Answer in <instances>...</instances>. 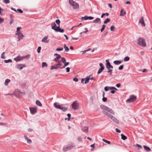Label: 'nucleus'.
<instances>
[{
  "mask_svg": "<svg viewBox=\"0 0 152 152\" xmlns=\"http://www.w3.org/2000/svg\"><path fill=\"white\" fill-rule=\"evenodd\" d=\"M48 36H47L45 37L42 40V42H45V43H48L49 41V39H48Z\"/></svg>",
  "mask_w": 152,
  "mask_h": 152,
  "instance_id": "15",
  "label": "nucleus"
},
{
  "mask_svg": "<svg viewBox=\"0 0 152 152\" xmlns=\"http://www.w3.org/2000/svg\"><path fill=\"white\" fill-rule=\"evenodd\" d=\"M123 60H115L113 62V63L115 65H118L120 64L122 62H123Z\"/></svg>",
  "mask_w": 152,
  "mask_h": 152,
  "instance_id": "19",
  "label": "nucleus"
},
{
  "mask_svg": "<svg viewBox=\"0 0 152 152\" xmlns=\"http://www.w3.org/2000/svg\"><path fill=\"white\" fill-rule=\"evenodd\" d=\"M58 32H59L61 33H63L64 32V29H61L60 28V29H59Z\"/></svg>",
  "mask_w": 152,
  "mask_h": 152,
  "instance_id": "56",
  "label": "nucleus"
},
{
  "mask_svg": "<svg viewBox=\"0 0 152 152\" xmlns=\"http://www.w3.org/2000/svg\"><path fill=\"white\" fill-rule=\"evenodd\" d=\"M100 107L102 110H106L113 115L115 114L114 112L111 109L105 105H101Z\"/></svg>",
  "mask_w": 152,
  "mask_h": 152,
  "instance_id": "3",
  "label": "nucleus"
},
{
  "mask_svg": "<svg viewBox=\"0 0 152 152\" xmlns=\"http://www.w3.org/2000/svg\"><path fill=\"white\" fill-rule=\"evenodd\" d=\"M116 28L114 26H112L110 27V30L112 31H114Z\"/></svg>",
  "mask_w": 152,
  "mask_h": 152,
  "instance_id": "39",
  "label": "nucleus"
},
{
  "mask_svg": "<svg viewBox=\"0 0 152 152\" xmlns=\"http://www.w3.org/2000/svg\"><path fill=\"white\" fill-rule=\"evenodd\" d=\"M94 18L93 17L91 16H85L84 17H82L81 18V19L83 20H86L88 19L91 20Z\"/></svg>",
  "mask_w": 152,
  "mask_h": 152,
  "instance_id": "12",
  "label": "nucleus"
},
{
  "mask_svg": "<svg viewBox=\"0 0 152 152\" xmlns=\"http://www.w3.org/2000/svg\"><path fill=\"white\" fill-rule=\"evenodd\" d=\"M15 66L17 69L21 70L23 68L26 67V66L25 64H17Z\"/></svg>",
  "mask_w": 152,
  "mask_h": 152,
  "instance_id": "10",
  "label": "nucleus"
},
{
  "mask_svg": "<svg viewBox=\"0 0 152 152\" xmlns=\"http://www.w3.org/2000/svg\"><path fill=\"white\" fill-rule=\"evenodd\" d=\"M72 108L75 110H76L78 109L79 106L76 101H74L72 104Z\"/></svg>",
  "mask_w": 152,
  "mask_h": 152,
  "instance_id": "8",
  "label": "nucleus"
},
{
  "mask_svg": "<svg viewBox=\"0 0 152 152\" xmlns=\"http://www.w3.org/2000/svg\"><path fill=\"white\" fill-rule=\"evenodd\" d=\"M4 54H5V52H3L1 54V58H3V59H5V57L4 56Z\"/></svg>",
  "mask_w": 152,
  "mask_h": 152,
  "instance_id": "46",
  "label": "nucleus"
},
{
  "mask_svg": "<svg viewBox=\"0 0 152 152\" xmlns=\"http://www.w3.org/2000/svg\"><path fill=\"white\" fill-rule=\"evenodd\" d=\"M82 131L86 133H87L88 131V128L87 126H84L82 128Z\"/></svg>",
  "mask_w": 152,
  "mask_h": 152,
  "instance_id": "22",
  "label": "nucleus"
},
{
  "mask_svg": "<svg viewBox=\"0 0 152 152\" xmlns=\"http://www.w3.org/2000/svg\"><path fill=\"white\" fill-rule=\"evenodd\" d=\"M3 2L5 4H8L10 3V1L9 0H4Z\"/></svg>",
  "mask_w": 152,
  "mask_h": 152,
  "instance_id": "52",
  "label": "nucleus"
},
{
  "mask_svg": "<svg viewBox=\"0 0 152 152\" xmlns=\"http://www.w3.org/2000/svg\"><path fill=\"white\" fill-rule=\"evenodd\" d=\"M58 63L56 64V65L61 66L62 65V64L61 63V62L60 61H59L58 62Z\"/></svg>",
  "mask_w": 152,
  "mask_h": 152,
  "instance_id": "49",
  "label": "nucleus"
},
{
  "mask_svg": "<svg viewBox=\"0 0 152 152\" xmlns=\"http://www.w3.org/2000/svg\"><path fill=\"white\" fill-rule=\"evenodd\" d=\"M25 139L27 140V142L28 143H31L32 142L31 140V139H29L27 137L26 135H25L24 136Z\"/></svg>",
  "mask_w": 152,
  "mask_h": 152,
  "instance_id": "20",
  "label": "nucleus"
},
{
  "mask_svg": "<svg viewBox=\"0 0 152 152\" xmlns=\"http://www.w3.org/2000/svg\"><path fill=\"white\" fill-rule=\"evenodd\" d=\"M67 116L68 117L67 120L69 121L70 120L71 117V114L70 113H68L67 114Z\"/></svg>",
  "mask_w": 152,
  "mask_h": 152,
  "instance_id": "55",
  "label": "nucleus"
},
{
  "mask_svg": "<svg viewBox=\"0 0 152 152\" xmlns=\"http://www.w3.org/2000/svg\"><path fill=\"white\" fill-rule=\"evenodd\" d=\"M60 29V26L59 25L58 26H56V28L54 29V30L56 32H58Z\"/></svg>",
  "mask_w": 152,
  "mask_h": 152,
  "instance_id": "32",
  "label": "nucleus"
},
{
  "mask_svg": "<svg viewBox=\"0 0 152 152\" xmlns=\"http://www.w3.org/2000/svg\"><path fill=\"white\" fill-rule=\"evenodd\" d=\"M139 23H141L142 26H145V25L144 20V18L143 17H142L140 18V19L139 20Z\"/></svg>",
  "mask_w": 152,
  "mask_h": 152,
  "instance_id": "14",
  "label": "nucleus"
},
{
  "mask_svg": "<svg viewBox=\"0 0 152 152\" xmlns=\"http://www.w3.org/2000/svg\"><path fill=\"white\" fill-rule=\"evenodd\" d=\"M137 44L142 47H145L146 46L145 40L141 37H140L138 39L137 41Z\"/></svg>",
  "mask_w": 152,
  "mask_h": 152,
  "instance_id": "2",
  "label": "nucleus"
},
{
  "mask_svg": "<svg viewBox=\"0 0 152 152\" xmlns=\"http://www.w3.org/2000/svg\"><path fill=\"white\" fill-rule=\"evenodd\" d=\"M102 113L103 114H104L105 115H107L108 117H109L110 118L111 117V116L112 115H111L110 113H109L107 112L103 111L102 112Z\"/></svg>",
  "mask_w": 152,
  "mask_h": 152,
  "instance_id": "23",
  "label": "nucleus"
},
{
  "mask_svg": "<svg viewBox=\"0 0 152 152\" xmlns=\"http://www.w3.org/2000/svg\"><path fill=\"white\" fill-rule=\"evenodd\" d=\"M70 68L69 67H66V72H69L70 71Z\"/></svg>",
  "mask_w": 152,
  "mask_h": 152,
  "instance_id": "59",
  "label": "nucleus"
},
{
  "mask_svg": "<svg viewBox=\"0 0 152 152\" xmlns=\"http://www.w3.org/2000/svg\"><path fill=\"white\" fill-rule=\"evenodd\" d=\"M60 66H58L56 65V64L54 66H52L50 68L51 70H53V69H58L60 68Z\"/></svg>",
  "mask_w": 152,
  "mask_h": 152,
  "instance_id": "18",
  "label": "nucleus"
},
{
  "mask_svg": "<svg viewBox=\"0 0 152 152\" xmlns=\"http://www.w3.org/2000/svg\"><path fill=\"white\" fill-rule=\"evenodd\" d=\"M104 68H100L98 70V71L97 72V74H99L101 73L103 70Z\"/></svg>",
  "mask_w": 152,
  "mask_h": 152,
  "instance_id": "27",
  "label": "nucleus"
},
{
  "mask_svg": "<svg viewBox=\"0 0 152 152\" xmlns=\"http://www.w3.org/2000/svg\"><path fill=\"white\" fill-rule=\"evenodd\" d=\"M90 76L91 75H89L86 77V78H82L81 80V82H83V81H85L84 83L85 84H86L89 83Z\"/></svg>",
  "mask_w": 152,
  "mask_h": 152,
  "instance_id": "11",
  "label": "nucleus"
},
{
  "mask_svg": "<svg viewBox=\"0 0 152 152\" xmlns=\"http://www.w3.org/2000/svg\"><path fill=\"white\" fill-rule=\"evenodd\" d=\"M21 27H19L17 28V30L16 31V33H20L21 32V31H20V29H21Z\"/></svg>",
  "mask_w": 152,
  "mask_h": 152,
  "instance_id": "37",
  "label": "nucleus"
},
{
  "mask_svg": "<svg viewBox=\"0 0 152 152\" xmlns=\"http://www.w3.org/2000/svg\"><path fill=\"white\" fill-rule=\"evenodd\" d=\"M69 2L70 6L73 7V9H78L79 8V4L74 1L73 0H69Z\"/></svg>",
  "mask_w": 152,
  "mask_h": 152,
  "instance_id": "5",
  "label": "nucleus"
},
{
  "mask_svg": "<svg viewBox=\"0 0 152 152\" xmlns=\"http://www.w3.org/2000/svg\"><path fill=\"white\" fill-rule=\"evenodd\" d=\"M10 81V80L8 79H7L5 80L4 85L6 86H7L8 85V83Z\"/></svg>",
  "mask_w": 152,
  "mask_h": 152,
  "instance_id": "24",
  "label": "nucleus"
},
{
  "mask_svg": "<svg viewBox=\"0 0 152 152\" xmlns=\"http://www.w3.org/2000/svg\"><path fill=\"white\" fill-rule=\"evenodd\" d=\"M73 147V144L72 143L66 145V146L64 147L63 150L64 151H66L68 150H70L71 148Z\"/></svg>",
  "mask_w": 152,
  "mask_h": 152,
  "instance_id": "7",
  "label": "nucleus"
},
{
  "mask_svg": "<svg viewBox=\"0 0 152 152\" xmlns=\"http://www.w3.org/2000/svg\"><path fill=\"white\" fill-rule=\"evenodd\" d=\"M4 21V19L0 17V24L2 23Z\"/></svg>",
  "mask_w": 152,
  "mask_h": 152,
  "instance_id": "63",
  "label": "nucleus"
},
{
  "mask_svg": "<svg viewBox=\"0 0 152 152\" xmlns=\"http://www.w3.org/2000/svg\"><path fill=\"white\" fill-rule=\"evenodd\" d=\"M48 65L46 62H43L42 63V67H47Z\"/></svg>",
  "mask_w": 152,
  "mask_h": 152,
  "instance_id": "31",
  "label": "nucleus"
},
{
  "mask_svg": "<svg viewBox=\"0 0 152 152\" xmlns=\"http://www.w3.org/2000/svg\"><path fill=\"white\" fill-rule=\"evenodd\" d=\"M100 68H104V66L103 64L102 63H100L99 64Z\"/></svg>",
  "mask_w": 152,
  "mask_h": 152,
  "instance_id": "54",
  "label": "nucleus"
},
{
  "mask_svg": "<svg viewBox=\"0 0 152 152\" xmlns=\"http://www.w3.org/2000/svg\"><path fill=\"white\" fill-rule=\"evenodd\" d=\"M17 10L20 13H23V11L20 9H18Z\"/></svg>",
  "mask_w": 152,
  "mask_h": 152,
  "instance_id": "60",
  "label": "nucleus"
},
{
  "mask_svg": "<svg viewBox=\"0 0 152 152\" xmlns=\"http://www.w3.org/2000/svg\"><path fill=\"white\" fill-rule=\"evenodd\" d=\"M129 57L128 56H126L124 58V61H129Z\"/></svg>",
  "mask_w": 152,
  "mask_h": 152,
  "instance_id": "30",
  "label": "nucleus"
},
{
  "mask_svg": "<svg viewBox=\"0 0 152 152\" xmlns=\"http://www.w3.org/2000/svg\"><path fill=\"white\" fill-rule=\"evenodd\" d=\"M136 99V96H135L131 95L129 98L126 100L127 102L130 103L134 102Z\"/></svg>",
  "mask_w": 152,
  "mask_h": 152,
  "instance_id": "6",
  "label": "nucleus"
},
{
  "mask_svg": "<svg viewBox=\"0 0 152 152\" xmlns=\"http://www.w3.org/2000/svg\"><path fill=\"white\" fill-rule=\"evenodd\" d=\"M63 50V47L58 48L56 49V50L57 51H62Z\"/></svg>",
  "mask_w": 152,
  "mask_h": 152,
  "instance_id": "44",
  "label": "nucleus"
},
{
  "mask_svg": "<svg viewBox=\"0 0 152 152\" xmlns=\"http://www.w3.org/2000/svg\"><path fill=\"white\" fill-rule=\"evenodd\" d=\"M109 15V14L108 13H103L102 14L101 16V18H103L104 15H106L107 16H108Z\"/></svg>",
  "mask_w": 152,
  "mask_h": 152,
  "instance_id": "34",
  "label": "nucleus"
},
{
  "mask_svg": "<svg viewBox=\"0 0 152 152\" xmlns=\"http://www.w3.org/2000/svg\"><path fill=\"white\" fill-rule=\"evenodd\" d=\"M110 20L109 18H107L104 21V24H106V23L110 22Z\"/></svg>",
  "mask_w": 152,
  "mask_h": 152,
  "instance_id": "35",
  "label": "nucleus"
},
{
  "mask_svg": "<svg viewBox=\"0 0 152 152\" xmlns=\"http://www.w3.org/2000/svg\"><path fill=\"white\" fill-rule=\"evenodd\" d=\"M57 59H58V60L61 58V56L59 54H58V55L56 56V57Z\"/></svg>",
  "mask_w": 152,
  "mask_h": 152,
  "instance_id": "58",
  "label": "nucleus"
},
{
  "mask_svg": "<svg viewBox=\"0 0 152 152\" xmlns=\"http://www.w3.org/2000/svg\"><path fill=\"white\" fill-rule=\"evenodd\" d=\"M56 23H54L53 24V26H51L52 29L54 30V29H55L56 28Z\"/></svg>",
  "mask_w": 152,
  "mask_h": 152,
  "instance_id": "45",
  "label": "nucleus"
},
{
  "mask_svg": "<svg viewBox=\"0 0 152 152\" xmlns=\"http://www.w3.org/2000/svg\"><path fill=\"white\" fill-rule=\"evenodd\" d=\"M108 70L107 71V72L110 73V75H111L113 73V70L110 69H107Z\"/></svg>",
  "mask_w": 152,
  "mask_h": 152,
  "instance_id": "36",
  "label": "nucleus"
},
{
  "mask_svg": "<svg viewBox=\"0 0 152 152\" xmlns=\"http://www.w3.org/2000/svg\"><path fill=\"white\" fill-rule=\"evenodd\" d=\"M61 61L63 63H65V62H66V60L65 58L63 57L61 58Z\"/></svg>",
  "mask_w": 152,
  "mask_h": 152,
  "instance_id": "41",
  "label": "nucleus"
},
{
  "mask_svg": "<svg viewBox=\"0 0 152 152\" xmlns=\"http://www.w3.org/2000/svg\"><path fill=\"white\" fill-rule=\"evenodd\" d=\"M4 62L5 63H8V62H12V60L10 59H9L8 60H4Z\"/></svg>",
  "mask_w": 152,
  "mask_h": 152,
  "instance_id": "38",
  "label": "nucleus"
},
{
  "mask_svg": "<svg viewBox=\"0 0 152 152\" xmlns=\"http://www.w3.org/2000/svg\"><path fill=\"white\" fill-rule=\"evenodd\" d=\"M121 85V84L120 83H118L116 84V86L118 88H119L120 87Z\"/></svg>",
  "mask_w": 152,
  "mask_h": 152,
  "instance_id": "64",
  "label": "nucleus"
},
{
  "mask_svg": "<svg viewBox=\"0 0 152 152\" xmlns=\"http://www.w3.org/2000/svg\"><path fill=\"white\" fill-rule=\"evenodd\" d=\"M64 48L65 49V51L68 52L69 51V48L66 46L65 44L64 45Z\"/></svg>",
  "mask_w": 152,
  "mask_h": 152,
  "instance_id": "29",
  "label": "nucleus"
},
{
  "mask_svg": "<svg viewBox=\"0 0 152 152\" xmlns=\"http://www.w3.org/2000/svg\"><path fill=\"white\" fill-rule=\"evenodd\" d=\"M105 25H103L102 26V28L101 29V32H102L103 31L105 27Z\"/></svg>",
  "mask_w": 152,
  "mask_h": 152,
  "instance_id": "42",
  "label": "nucleus"
},
{
  "mask_svg": "<svg viewBox=\"0 0 152 152\" xmlns=\"http://www.w3.org/2000/svg\"><path fill=\"white\" fill-rule=\"evenodd\" d=\"M124 68V65H121L118 67V69L120 70H122Z\"/></svg>",
  "mask_w": 152,
  "mask_h": 152,
  "instance_id": "51",
  "label": "nucleus"
},
{
  "mask_svg": "<svg viewBox=\"0 0 152 152\" xmlns=\"http://www.w3.org/2000/svg\"><path fill=\"white\" fill-rule=\"evenodd\" d=\"M93 22L95 23H100L101 20L99 18H97L96 19L93 20Z\"/></svg>",
  "mask_w": 152,
  "mask_h": 152,
  "instance_id": "21",
  "label": "nucleus"
},
{
  "mask_svg": "<svg viewBox=\"0 0 152 152\" xmlns=\"http://www.w3.org/2000/svg\"><path fill=\"white\" fill-rule=\"evenodd\" d=\"M121 139L123 140H125L127 138V137L123 134H121Z\"/></svg>",
  "mask_w": 152,
  "mask_h": 152,
  "instance_id": "25",
  "label": "nucleus"
},
{
  "mask_svg": "<svg viewBox=\"0 0 152 152\" xmlns=\"http://www.w3.org/2000/svg\"><path fill=\"white\" fill-rule=\"evenodd\" d=\"M126 13L125 11H123L122 9L120 11V15L124 16V14H126Z\"/></svg>",
  "mask_w": 152,
  "mask_h": 152,
  "instance_id": "33",
  "label": "nucleus"
},
{
  "mask_svg": "<svg viewBox=\"0 0 152 152\" xmlns=\"http://www.w3.org/2000/svg\"><path fill=\"white\" fill-rule=\"evenodd\" d=\"M144 148L145 149L146 151H151V148L147 146L146 145H144Z\"/></svg>",
  "mask_w": 152,
  "mask_h": 152,
  "instance_id": "26",
  "label": "nucleus"
},
{
  "mask_svg": "<svg viewBox=\"0 0 152 152\" xmlns=\"http://www.w3.org/2000/svg\"><path fill=\"white\" fill-rule=\"evenodd\" d=\"M41 49V48L40 46L38 47L37 49V52L38 53H39L40 52V50Z\"/></svg>",
  "mask_w": 152,
  "mask_h": 152,
  "instance_id": "48",
  "label": "nucleus"
},
{
  "mask_svg": "<svg viewBox=\"0 0 152 152\" xmlns=\"http://www.w3.org/2000/svg\"><path fill=\"white\" fill-rule=\"evenodd\" d=\"M105 61L106 62V68H107V69H110V67L111 64H110V62L108 59L106 60Z\"/></svg>",
  "mask_w": 152,
  "mask_h": 152,
  "instance_id": "16",
  "label": "nucleus"
},
{
  "mask_svg": "<svg viewBox=\"0 0 152 152\" xmlns=\"http://www.w3.org/2000/svg\"><path fill=\"white\" fill-rule=\"evenodd\" d=\"M31 113L34 115L37 112V109L36 107H30L29 108Z\"/></svg>",
  "mask_w": 152,
  "mask_h": 152,
  "instance_id": "13",
  "label": "nucleus"
},
{
  "mask_svg": "<svg viewBox=\"0 0 152 152\" xmlns=\"http://www.w3.org/2000/svg\"><path fill=\"white\" fill-rule=\"evenodd\" d=\"M73 80L75 82H77L78 80L77 78L75 77L73 79Z\"/></svg>",
  "mask_w": 152,
  "mask_h": 152,
  "instance_id": "57",
  "label": "nucleus"
},
{
  "mask_svg": "<svg viewBox=\"0 0 152 152\" xmlns=\"http://www.w3.org/2000/svg\"><path fill=\"white\" fill-rule=\"evenodd\" d=\"M85 31L80 32V34H81L82 33H86V32H87L88 31V30L87 28H85Z\"/></svg>",
  "mask_w": 152,
  "mask_h": 152,
  "instance_id": "43",
  "label": "nucleus"
},
{
  "mask_svg": "<svg viewBox=\"0 0 152 152\" xmlns=\"http://www.w3.org/2000/svg\"><path fill=\"white\" fill-rule=\"evenodd\" d=\"M30 55L29 54L25 56H17L15 58H14V60L16 62H18V61H20L23 59L27 58H28L30 57Z\"/></svg>",
  "mask_w": 152,
  "mask_h": 152,
  "instance_id": "4",
  "label": "nucleus"
},
{
  "mask_svg": "<svg viewBox=\"0 0 152 152\" xmlns=\"http://www.w3.org/2000/svg\"><path fill=\"white\" fill-rule=\"evenodd\" d=\"M53 105L55 108L57 109H59L63 112H65L67 110V107L63 106L64 105L63 104L60 105L58 103L56 102L54 103Z\"/></svg>",
  "mask_w": 152,
  "mask_h": 152,
  "instance_id": "1",
  "label": "nucleus"
},
{
  "mask_svg": "<svg viewBox=\"0 0 152 152\" xmlns=\"http://www.w3.org/2000/svg\"><path fill=\"white\" fill-rule=\"evenodd\" d=\"M103 141H104L105 142H106L109 144H110V141L107 140H105V139H103Z\"/></svg>",
  "mask_w": 152,
  "mask_h": 152,
  "instance_id": "47",
  "label": "nucleus"
},
{
  "mask_svg": "<svg viewBox=\"0 0 152 152\" xmlns=\"http://www.w3.org/2000/svg\"><path fill=\"white\" fill-rule=\"evenodd\" d=\"M115 131L116 132L118 133H120L121 132V130H120L118 129L117 128H116L115 129Z\"/></svg>",
  "mask_w": 152,
  "mask_h": 152,
  "instance_id": "61",
  "label": "nucleus"
},
{
  "mask_svg": "<svg viewBox=\"0 0 152 152\" xmlns=\"http://www.w3.org/2000/svg\"><path fill=\"white\" fill-rule=\"evenodd\" d=\"M107 99L106 97H104L102 98V100L103 102H105L107 101Z\"/></svg>",
  "mask_w": 152,
  "mask_h": 152,
  "instance_id": "53",
  "label": "nucleus"
},
{
  "mask_svg": "<svg viewBox=\"0 0 152 152\" xmlns=\"http://www.w3.org/2000/svg\"><path fill=\"white\" fill-rule=\"evenodd\" d=\"M58 60V59H57L56 57L53 60V61H55L56 62H57L59 61Z\"/></svg>",
  "mask_w": 152,
  "mask_h": 152,
  "instance_id": "62",
  "label": "nucleus"
},
{
  "mask_svg": "<svg viewBox=\"0 0 152 152\" xmlns=\"http://www.w3.org/2000/svg\"><path fill=\"white\" fill-rule=\"evenodd\" d=\"M110 118L115 122L116 123L118 124L119 123V121L118 120L115 118L112 115L111 117Z\"/></svg>",
  "mask_w": 152,
  "mask_h": 152,
  "instance_id": "17",
  "label": "nucleus"
},
{
  "mask_svg": "<svg viewBox=\"0 0 152 152\" xmlns=\"http://www.w3.org/2000/svg\"><path fill=\"white\" fill-rule=\"evenodd\" d=\"M109 88H110V87H109V86H105L104 88V90L105 91H109V90H110Z\"/></svg>",
  "mask_w": 152,
  "mask_h": 152,
  "instance_id": "40",
  "label": "nucleus"
},
{
  "mask_svg": "<svg viewBox=\"0 0 152 152\" xmlns=\"http://www.w3.org/2000/svg\"><path fill=\"white\" fill-rule=\"evenodd\" d=\"M15 35L18 36V41H19L20 40L22 39L24 37L23 35L21 32L19 33H16Z\"/></svg>",
  "mask_w": 152,
  "mask_h": 152,
  "instance_id": "9",
  "label": "nucleus"
},
{
  "mask_svg": "<svg viewBox=\"0 0 152 152\" xmlns=\"http://www.w3.org/2000/svg\"><path fill=\"white\" fill-rule=\"evenodd\" d=\"M56 23L57 25H59L60 23V21L59 20L57 19L56 20Z\"/></svg>",
  "mask_w": 152,
  "mask_h": 152,
  "instance_id": "50",
  "label": "nucleus"
},
{
  "mask_svg": "<svg viewBox=\"0 0 152 152\" xmlns=\"http://www.w3.org/2000/svg\"><path fill=\"white\" fill-rule=\"evenodd\" d=\"M36 103L37 105H38L39 106L41 107V106H42V104L38 100H37L36 101Z\"/></svg>",
  "mask_w": 152,
  "mask_h": 152,
  "instance_id": "28",
  "label": "nucleus"
}]
</instances>
